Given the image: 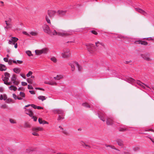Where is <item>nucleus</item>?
Masks as SVG:
<instances>
[{
  "label": "nucleus",
  "instance_id": "obj_59",
  "mask_svg": "<svg viewBox=\"0 0 154 154\" xmlns=\"http://www.w3.org/2000/svg\"><path fill=\"white\" fill-rule=\"evenodd\" d=\"M3 98L4 100H5L7 98V96L5 94L3 95Z\"/></svg>",
  "mask_w": 154,
  "mask_h": 154
},
{
  "label": "nucleus",
  "instance_id": "obj_37",
  "mask_svg": "<svg viewBox=\"0 0 154 154\" xmlns=\"http://www.w3.org/2000/svg\"><path fill=\"white\" fill-rule=\"evenodd\" d=\"M26 53L29 56H32V54L31 52L30 51H26Z\"/></svg>",
  "mask_w": 154,
  "mask_h": 154
},
{
  "label": "nucleus",
  "instance_id": "obj_57",
  "mask_svg": "<svg viewBox=\"0 0 154 154\" xmlns=\"http://www.w3.org/2000/svg\"><path fill=\"white\" fill-rule=\"evenodd\" d=\"M13 97L15 100L17 99L18 97H17V96L16 95L14 94H13Z\"/></svg>",
  "mask_w": 154,
  "mask_h": 154
},
{
  "label": "nucleus",
  "instance_id": "obj_14",
  "mask_svg": "<svg viewBox=\"0 0 154 154\" xmlns=\"http://www.w3.org/2000/svg\"><path fill=\"white\" fill-rule=\"evenodd\" d=\"M104 145L107 147V149L108 150H110L111 149H114L117 151H119V150L115 147V146L113 145H108L107 144H105Z\"/></svg>",
  "mask_w": 154,
  "mask_h": 154
},
{
  "label": "nucleus",
  "instance_id": "obj_48",
  "mask_svg": "<svg viewBox=\"0 0 154 154\" xmlns=\"http://www.w3.org/2000/svg\"><path fill=\"white\" fill-rule=\"evenodd\" d=\"M27 82L28 83H30V84H32V80L31 79H27Z\"/></svg>",
  "mask_w": 154,
  "mask_h": 154
},
{
  "label": "nucleus",
  "instance_id": "obj_62",
  "mask_svg": "<svg viewBox=\"0 0 154 154\" xmlns=\"http://www.w3.org/2000/svg\"><path fill=\"white\" fill-rule=\"evenodd\" d=\"M32 134L34 135H35V136H38L39 135H38V134L37 133H36V132H33L32 133Z\"/></svg>",
  "mask_w": 154,
  "mask_h": 154
},
{
  "label": "nucleus",
  "instance_id": "obj_64",
  "mask_svg": "<svg viewBox=\"0 0 154 154\" xmlns=\"http://www.w3.org/2000/svg\"><path fill=\"white\" fill-rule=\"evenodd\" d=\"M7 22H9V23H11V21H12V19L11 18H9L8 20H7Z\"/></svg>",
  "mask_w": 154,
  "mask_h": 154
},
{
  "label": "nucleus",
  "instance_id": "obj_23",
  "mask_svg": "<svg viewBox=\"0 0 154 154\" xmlns=\"http://www.w3.org/2000/svg\"><path fill=\"white\" fill-rule=\"evenodd\" d=\"M118 130L119 131H125L128 130L125 126H124L123 127H119Z\"/></svg>",
  "mask_w": 154,
  "mask_h": 154
},
{
  "label": "nucleus",
  "instance_id": "obj_28",
  "mask_svg": "<svg viewBox=\"0 0 154 154\" xmlns=\"http://www.w3.org/2000/svg\"><path fill=\"white\" fill-rule=\"evenodd\" d=\"M9 88V89L11 90H13L14 91H15L17 89V88L16 87L14 86V85H11L10 86Z\"/></svg>",
  "mask_w": 154,
  "mask_h": 154
},
{
  "label": "nucleus",
  "instance_id": "obj_26",
  "mask_svg": "<svg viewBox=\"0 0 154 154\" xmlns=\"http://www.w3.org/2000/svg\"><path fill=\"white\" fill-rule=\"evenodd\" d=\"M14 71L16 73H19L20 72V69L18 68H15L13 69Z\"/></svg>",
  "mask_w": 154,
  "mask_h": 154
},
{
  "label": "nucleus",
  "instance_id": "obj_1",
  "mask_svg": "<svg viewBox=\"0 0 154 154\" xmlns=\"http://www.w3.org/2000/svg\"><path fill=\"white\" fill-rule=\"evenodd\" d=\"M52 34L53 35H60L62 36H68L71 35V34L68 33L65 31L57 32L55 30H54L52 32Z\"/></svg>",
  "mask_w": 154,
  "mask_h": 154
},
{
  "label": "nucleus",
  "instance_id": "obj_9",
  "mask_svg": "<svg viewBox=\"0 0 154 154\" xmlns=\"http://www.w3.org/2000/svg\"><path fill=\"white\" fill-rule=\"evenodd\" d=\"M18 40V39L17 38L12 37L11 40H9L8 43L9 44H14Z\"/></svg>",
  "mask_w": 154,
  "mask_h": 154
},
{
  "label": "nucleus",
  "instance_id": "obj_50",
  "mask_svg": "<svg viewBox=\"0 0 154 154\" xmlns=\"http://www.w3.org/2000/svg\"><path fill=\"white\" fill-rule=\"evenodd\" d=\"M90 32L93 34L95 35H97V32L94 30H91L90 31Z\"/></svg>",
  "mask_w": 154,
  "mask_h": 154
},
{
  "label": "nucleus",
  "instance_id": "obj_30",
  "mask_svg": "<svg viewBox=\"0 0 154 154\" xmlns=\"http://www.w3.org/2000/svg\"><path fill=\"white\" fill-rule=\"evenodd\" d=\"M38 98L39 100H42V101H43V100H46L47 97H46L44 96H40L38 97Z\"/></svg>",
  "mask_w": 154,
  "mask_h": 154
},
{
  "label": "nucleus",
  "instance_id": "obj_11",
  "mask_svg": "<svg viewBox=\"0 0 154 154\" xmlns=\"http://www.w3.org/2000/svg\"><path fill=\"white\" fill-rule=\"evenodd\" d=\"M67 11L66 10H59L57 12V14L60 17H63L66 15Z\"/></svg>",
  "mask_w": 154,
  "mask_h": 154
},
{
  "label": "nucleus",
  "instance_id": "obj_46",
  "mask_svg": "<svg viewBox=\"0 0 154 154\" xmlns=\"http://www.w3.org/2000/svg\"><path fill=\"white\" fill-rule=\"evenodd\" d=\"M38 122L40 124H43V123L44 122V120H42V119L39 118L38 119Z\"/></svg>",
  "mask_w": 154,
  "mask_h": 154
},
{
  "label": "nucleus",
  "instance_id": "obj_10",
  "mask_svg": "<svg viewBox=\"0 0 154 154\" xmlns=\"http://www.w3.org/2000/svg\"><path fill=\"white\" fill-rule=\"evenodd\" d=\"M135 11L143 15L144 16H146L147 15V13L143 10L139 8H135Z\"/></svg>",
  "mask_w": 154,
  "mask_h": 154
},
{
  "label": "nucleus",
  "instance_id": "obj_29",
  "mask_svg": "<svg viewBox=\"0 0 154 154\" xmlns=\"http://www.w3.org/2000/svg\"><path fill=\"white\" fill-rule=\"evenodd\" d=\"M129 82L131 83L133 85H134V80L132 78H129L128 79Z\"/></svg>",
  "mask_w": 154,
  "mask_h": 154
},
{
  "label": "nucleus",
  "instance_id": "obj_35",
  "mask_svg": "<svg viewBox=\"0 0 154 154\" xmlns=\"http://www.w3.org/2000/svg\"><path fill=\"white\" fill-rule=\"evenodd\" d=\"M33 150L30 148L29 149H26V152L25 153H30Z\"/></svg>",
  "mask_w": 154,
  "mask_h": 154
},
{
  "label": "nucleus",
  "instance_id": "obj_49",
  "mask_svg": "<svg viewBox=\"0 0 154 154\" xmlns=\"http://www.w3.org/2000/svg\"><path fill=\"white\" fill-rule=\"evenodd\" d=\"M54 78L55 79H56V80H59L61 78V77L60 76H59L58 75H57L56 77H54Z\"/></svg>",
  "mask_w": 154,
  "mask_h": 154
},
{
  "label": "nucleus",
  "instance_id": "obj_58",
  "mask_svg": "<svg viewBox=\"0 0 154 154\" xmlns=\"http://www.w3.org/2000/svg\"><path fill=\"white\" fill-rule=\"evenodd\" d=\"M13 83L15 85H18L19 84V82L15 80L13 82Z\"/></svg>",
  "mask_w": 154,
  "mask_h": 154
},
{
  "label": "nucleus",
  "instance_id": "obj_8",
  "mask_svg": "<svg viewBox=\"0 0 154 154\" xmlns=\"http://www.w3.org/2000/svg\"><path fill=\"white\" fill-rule=\"evenodd\" d=\"M114 119L112 117L107 118L106 119V123L108 125H112L114 123Z\"/></svg>",
  "mask_w": 154,
  "mask_h": 154
},
{
  "label": "nucleus",
  "instance_id": "obj_32",
  "mask_svg": "<svg viewBox=\"0 0 154 154\" xmlns=\"http://www.w3.org/2000/svg\"><path fill=\"white\" fill-rule=\"evenodd\" d=\"M135 83H136L138 85L142 86L143 88H144V86L142 85L143 83L139 81H137L136 82H135Z\"/></svg>",
  "mask_w": 154,
  "mask_h": 154
},
{
  "label": "nucleus",
  "instance_id": "obj_42",
  "mask_svg": "<svg viewBox=\"0 0 154 154\" xmlns=\"http://www.w3.org/2000/svg\"><path fill=\"white\" fill-rule=\"evenodd\" d=\"M9 121L10 123L12 124H15L16 123V121L12 119H10Z\"/></svg>",
  "mask_w": 154,
  "mask_h": 154
},
{
  "label": "nucleus",
  "instance_id": "obj_52",
  "mask_svg": "<svg viewBox=\"0 0 154 154\" xmlns=\"http://www.w3.org/2000/svg\"><path fill=\"white\" fill-rule=\"evenodd\" d=\"M1 108L5 109L7 108V106L5 104H4L2 105L1 106Z\"/></svg>",
  "mask_w": 154,
  "mask_h": 154
},
{
  "label": "nucleus",
  "instance_id": "obj_41",
  "mask_svg": "<svg viewBox=\"0 0 154 154\" xmlns=\"http://www.w3.org/2000/svg\"><path fill=\"white\" fill-rule=\"evenodd\" d=\"M82 105L84 107H86L90 108V106L87 103H82Z\"/></svg>",
  "mask_w": 154,
  "mask_h": 154
},
{
  "label": "nucleus",
  "instance_id": "obj_63",
  "mask_svg": "<svg viewBox=\"0 0 154 154\" xmlns=\"http://www.w3.org/2000/svg\"><path fill=\"white\" fill-rule=\"evenodd\" d=\"M147 40H152V41H154V38H153L152 37H150L149 38V39L148 38L147 39Z\"/></svg>",
  "mask_w": 154,
  "mask_h": 154
},
{
  "label": "nucleus",
  "instance_id": "obj_12",
  "mask_svg": "<svg viewBox=\"0 0 154 154\" xmlns=\"http://www.w3.org/2000/svg\"><path fill=\"white\" fill-rule=\"evenodd\" d=\"M81 145L85 148L87 149H90L92 147L89 145L86 144L83 141L80 142Z\"/></svg>",
  "mask_w": 154,
  "mask_h": 154
},
{
  "label": "nucleus",
  "instance_id": "obj_33",
  "mask_svg": "<svg viewBox=\"0 0 154 154\" xmlns=\"http://www.w3.org/2000/svg\"><path fill=\"white\" fill-rule=\"evenodd\" d=\"M45 83L48 84L50 85H56L57 83L54 82H45Z\"/></svg>",
  "mask_w": 154,
  "mask_h": 154
},
{
  "label": "nucleus",
  "instance_id": "obj_7",
  "mask_svg": "<svg viewBox=\"0 0 154 154\" xmlns=\"http://www.w3.org/2000/svg\"><path fill=\"white\" fill-rule=\"evenodd\" d=\"M5 77H4V76L2 75V80L5 82V81H8L9 79V78L10 77V74L8 72H5L4 73Z\"/></svg>",
  "mask_w": 154,
  "mask_h": 154
},
{
  "label": "nucleus",
  "instance_id": "obj_56",
  "mask_svg": "<svg viewBox=\"0 0 154 154\" xmlns=\"http://www.w3.org/2000/svg\"><path fill=\"white\" fill-rule=\"evenodd\" d=\"M31 106L32 107L34 108V109H37V106H36V105H35L34 104H31Z\"/></svg>",
  "mask_w": 154,
  "mask_h": 154
},
{
  "label": "nucleus",
  "instance_id": "obj_34",
  "mask_svg": "<svg viewBox=\"0 0 154 154\" xmlns=\"http://www.w3.org/2000/svg\"><path fill=\"white\" fill-rule=\"evenodd\" d=\"M45 19L47 22L49 24H51L50 20L49 19V17L47 15H46L45 16Z\"/></svg>",
  "mask_w": 154,
  "mask_h": 154
},
{
  "label": "nucleus",
  "instance_id": "obj_25",
  "mask_svg": "<svg viewBox=\"0 0 154 154\" xmlns=\"http://www.w3.org/2000/svg\"><path fill=\"white\" fill-rule=\"evenodd\" d=\"M43 130V128H42L38 127L36 128H32V131H42Z\"/></svg>",
  "mask_w": 154,
  "mask_h": 154
},
{
  "label": "nucleus",
  "instance_id": "obj_22",
  "mask_svg": "<svg viewBox=\"0 0 154 154\" xmlns=\"http://www.w3.org/2000/svg\"><path fill=\"white\" fill-rule=\"evenodd\" d=\"M116 142L118 143V145L119 146H122L123 145V141L120 139H117L116 140Z\"/></svg>",
  "mask_w": 154,
  "mask_h": 154
},
{
  "label": "nucleus",
  "instance_id": "obj_13",
  "mask_svg": "<svg viewBox=\"0 0 154 154\" xmlns=\"http://www.w3.org/2000/svg\"><path fill=\"white\" fill-rule=\"evenodd\" d=\"M56 13V11L53 10H48L47 12L50 18L54 17Z\"/></svg>",
  "mask_w": 154,
  "mask_h": 154
},
{
  "label": "nucleus",
  "instance_id": "obj_55",
  "mask_svg": "<svg viewBox=\"0 0 154 154\" xmlns=\"http://www.w3.org/2000/svg\"><path fill=\"white\" fill-rule=\"evenodd\" d=\"M28 88L29 89H33V88L32 85H29L28 86Z\"/></svg>",
  "mask_w": 154,
  "mask_h": 154
},
{
  "label": "nucleus",
  "instance_id": "obj_19",
  "mask_svg": "<svg viewBox=\"0 0 154 154\" xmlns=\"http://www.w3.org/2000/svg\"><path fill=\"white\" fill-rule=\"evenodd\" d=\"M5 22L6 25V26L5 27V29H8L9 28H11L12 27V25L10 23L8 22L6 20H5Z\"/></svg>",
  "mask_w": 154,
  "mask_h": 154
},
{
  "label": "nucleus",
  "instance_id": "obj_18",
  "mask_svg": "<svg viewBox=\"0 0 154 154\" xmlns=\"http://www.w3.org/2000/svg\"><path fill=\"white\" fill-rule=\"evenodd\" d=\"M141 57L147 61H151V59L149 58L147 54H143L141 55Z\"/></svg>",
  "mask_w": 154,
  "mask_h": 154
},
{
  "label": "nucleus",
  "instance_id": "obj_38",
  "mask_svg": "<svg viewBox=\"0 0 154 154\" xmlns=\"http://www.w3.org/2000/svg\"><path fill=\"white\" fill-rule=\"evenodd\" d=\"M63 53L65 54H70L69 53V50L68 49H64L63 50Z\"/></svg>",
  "mask_w": 154,
  "mask_h": 154
},
{
  "label": "nucleus",
  "instance_id": "obj_20",
  "mask_svg": "<svg viewBox=\"0 0 154 154\" xmlns=\"http://www.w3.org/2000/svg\"><path fill=\"white\" fill-rule=\"evenodd\" d=\"M6 69L7 68L4 65L0 64V70L1 71H5Z\"/></svg>",
  "mask_w": 154,
  "mask_h": 154
},
{
  "label": "nucleus",
  "instance_id": "obj_24",
  "mask_svg": "<svg viewBox=\"0 0 154 154\" xmlns=\"http://www.w3.org/2000/svg\"><path fill=\"white\" fill-rule=\"evenodd\" d=\"M74 62H72V63H69V65L71 66V70L72 71L75 70L74 65H75L74 63Z\"/></svg>",
  "mask_w": 154,
  "mask_h": 154
},
{
  "label": "nucleus",
  "instance_id": "obj_4",
  "mask_svg": "<svg viewBox=\"0 0 154 154\" xmlns=\"http://www.w3.org/2000/svg\"><path fill=\"white\" fill-rule=\"evenodd\" d=\"M44 32L50 35H51L52 34V32L50 29L49 27L47 25H44L43 27Z\"/></svg>",
  "mask_w": 154,
  "mask_h": 154
},
{
  "label": "nucleus",
  "instance_id": "obj_44",
  "mask_svg": "<svg viewBox=\"0 0 154 154\" xmlns=\"http://www.w3.org/2000/svg\"><path fill=\"white\" fill-rule=\"evenodd\" d=\"M30 34L33 36H36L37 35V32H31Z\"/></svg>",
  "mask_w": 154,
  "mask_h": 154
},
{
  "label": "nucleus",
  "instance_id": "obj_39",
  "mask_svg": "<svg viewBox=\"0 0 154 154\" xmlns=\"http://www.w3.org/2000/svg\"><path fill=\"white\" fill-rule=\"evenodd\" d=\"M16 79V75H13L11 78V80L12 81H15Z\"/></svg>",
  "mask_w": 154,
  "mask_h": 154
},
{
  "label": "nucleus",
  "instance_id": "obj_45",
  "mask_svg": "<svg viewBox=\"0 0 154 154\" xmlns=\"http://www.w3.org/2000/svg\"><path fill=\"white\" fill-rule=\"evenodd\" d=\"M32 74V72L31 71H29L28 73L26 74V76L27 77H29Z\"/></svg>",
  "mask_w": 154,
  "mask_h": 154
},
{
  "label": "nucleus",
  "instance_id": "obj_3",
  "mask_svg": "<svg viewBox=\"0 0 154 154\" xmlns=\"http://www.w3.org/2000/svg\"><path fill=\"white\" fill-rule=\"evenodd\" d=\"M97 115L98 117L103 122L105 121V116L106 115L103 111L101 110L100 111L98 112Z\"/></svg>",
  "mask_w": 154,
  "mask_h": 154
},
{
  "label": "nucleus",
  "instance_id": "obj_61",
  "mask_svg": "<svg viewBox=\"0 0 154 154\" xmlns=\"http://www.w3.org/2000/svg\"><path fill=\"white\" fill-rule=\"evenodd\" d=\"M17 63H18L19 64H21L23 63V61L22 60H17Z\"/></svg>",
  "mask_w": 154,
  "mask_h": 154
},
{
  "label": "nucleus",
  "instance_id": "obj_6",
  "mask_svg": "<svg viewBox=\"0 0 154 154\" xmlns=\"http://www.w3.org/2000/svg\"><path fill=\"white\" fill-rule=\"evenodd\" d=\"M47 50L46 48L42 49L41 50H36L35 53L37 55H40L43 53H46L47 52Z\"/></svg>",
  "mask_w": 154,
  "mask_h": 154
},
{
  "label": "nucleus",
  "instance_id": "obj_17",
  "mask_svg": "<svg viewBox=\"0 0 154 154\" xmlns=\"http://www.w3.org/2000/svg\"><path fill=\"white\" fill-rule=\"evenodd\" d=\"M25 113L27 114L28 115L32 117L34 115L32 111L27 109H26L25 110Z\"/></svg>",
  "mask_w": 154,
  "mask_h": 154
},
{
  "label": "nucleus",
  "instance_id": "obj_5",
  "mask_svg": "<svg viewBox=\"0 0 154 154\" xmlns=\"http://www.w3.org/2000/svg\"><path fill=\"white\" fill-rule=\"evenodd\" d=\"M51 111L54 113L61 114L62 116H64V111L61 109H53Z\"/></svg>",
  "mask_w": 154,
  "mask_h": 154
},
{
  "label": "nucleus",
  "instance_id": "obj_36",
  "mask_svg": "<svg viewBox=\"0 0 154 154\" xmlns=\"http://www.w3.org/2000/svg\"><path fill=\"white\" fill-rule=\"evenodd\" d=\"M25 128H29L30 127V125L28 122H26L24 124Z\"/></svg>",
  "mask_w": 154,
  "mask_h": 154
},
{
  "label": "nucleus",
  "instance_id": "obj_54",
  "mask_svg": "<svg viewBox=\"0 0 154 154\" xmlns=\"http://www.w3.org/2000/svg\"><path fill=\"white\" fill-rule=\"evenodd\" d=\"M21 85L22 86H26L27 85V84L26 82H21Z\"/></svg>",
  "mask_w": 154,
  "mask_h": 154
},
{
  "label": "nucleus",
  "instance_id": "obj_47",
  "mask_svg": "<svg viewBox=\"0 0 154 154\" xmlns=\"http://www.w3.org/2000/svg\"><path fill=\"white\" fill-rule=\"evenodd\" d=\"M13 100L11 98H8L6 102L7 103H9L10 102H12Z\"/></svg>",
  "mask_w": 154,
  "mask_h": 154
},
{
  "label": "nucleus",
  "instance_id": "obj_40",
  "mask_svg": "<svg viewBox=\"0 0 154 154\" xmlns=\"http://www.w3.org/2000/svg\"><path fill=\"white\" fill-rule=\"evenodd\" d=\"M20 95L22 97L24 98L25 97V94L23 92H20Z\"/></svg>",
  "mask_w": 154,
  "mask_h": 154
},
{
  "label": "nucleus",
  "instance_id": "obj_51",
  "mask_svg": "<svg viewBox=\"0 0 154 154\" xmlns=\"http://www.w3.org/2000/svg\"><path fill=\"white\" fill-rule=\"evenodd\" d=\"M4 83L8 85H10L11 84V82H8V81H5Z\"/></svg>",
  "mask_w": 154,
  "mask_h": 154
},
{
  "label": "nucleus",
  "instance_id": "obj_21",
  "mask_svg": "<svg viewBox=\"0 0 154 154\" xmlns=\"http://www.w3.org/2000/svg\"><path fill=\"white\" fill-rule=\"evenodd\" d=\"M61 55L63 58H67L70 56V54H65L62 53L61 54Z\"/></svg>",
  "mask_w": 154,
  "mask_h": 154
},
{
  "label": "nucleus",
  "instance_id": "obj_27",
  "mask_svg": "<svg viewBox=\"0 0 154 154\" xmlns=\"http://www.w3.org/2000/svg\"><path fill=\"white\" fill-rule=\"evenodd\" d=\"M74 63L75 66H76L78 67V70L79 71H81L82 69V67L79 66L78 63L77 62H74Z\"/></svg>",
  "mask_w": 154,
  "mask_h": 154
},
{
  "label": "nucleus",
  "instance_id": "obj_53",
  "mask_svg": "<svg viewBox=\"0 0 154 154\" xmlns=\"http://www.w3.org/2000/svg\"><path fill=\"white\" fill-rule=\"evenodd\" d=\"M64 118V117H63L61 116H60V115H59L58 116V117L57 119V120L59 121V120H60L61 119H63Z\"/></svg>",
  "mask_w": 154,
  "mask_h": 154
},
{
  "label": "nucleus",
  "instance_id": "obj_2",
  "mask_svg": "<svg viewBox=\"0 0 154 154\" xmlns=\"http://www.w3.org/2000/svg\"><path fill=\"white\" fill-rule=\"evenodd\" d=\"M88 51L92 53L94 50L95 47L94 44L91 43H88L85 45Z\"/></svg>",
  "mask_w": 154,
  "mask_h": 154
},
{
  "label": "nucleus",
  "instance_id": "obj_60",
  "mask_svg": "<svg viewBox=\"0 0 154 154\" xmlns=\"http://www.w3.org/2000/svg\"><path fill=\"white\" fill-rule=\"evenodd\" d=\"M29 92L31 94H35V93L34 91L32 90V91H29Z\"/></svg>",
  "mask_w": 154,
  "mask_h": 154
},
{
  "label": "nucleus",
  "instance_id": "obj_31",
  "mask_svg": "<svg viewBox=\"0 0 154 154\" xmlns=\"http://www.w3.org/2000/svg\"><path fill=\"white\" fill-rule=\"evenodd\" d=\"M100 45L102 46H104V44L102 42H100L99 41H98L95 43V45L96 47H98L99 46V45Z\"/></svg>",
  "mask_w": 154,
  "mask_h": 154
},
{
  "label": "nucleus",
  "instance_id": "obj_16",
  "mask_svg": "<svg viewBox=\"0 0 154 154\" xmlns=\"http://www.w3.org/2000/svg\"><path fill=\"white\" fill-rule=\"evenodd\" d=\"M118 38L120 39H123L124 40H128L127 41H126V40L124 41V42L126 43H128L129 42L128 38L127 37L123 36L121 35H119L118 36Z\"/></svg>",
  "mask_w": 154,
  "mask_h": 154
},
{
  "label": "nucleus",
  "instance_id": "obj_43",
  "mask_svg": "<svg viewBox=\"0 0 154 154\" xmlns=\"http://www.w3.org/2000/svg\"><path fill=\"white\" fill-rule=\"evenodd\" d=\"M51 61H53L54 63H55L56 62V59L55 57H51Z\"/></svg>",
  "mask_w": 154,
  "mask_h": 154
},
{
  "label": "nucleus",
  "instance_id": "obj_15",
  "mask_svg": "<svg viewBox=\"0 0 154 154\" xmlns=\"http://www.w3.org/2000/svg\"><path fill=\"white\" fill-rule=\"evenodd\" d=\"M135 43L138 44H141L144 45H148V43L145 41L143 40H137L135 41Z\"/></svg>",
  "mask_w": 154,
  "mask_h": 154
}]
</instances>
